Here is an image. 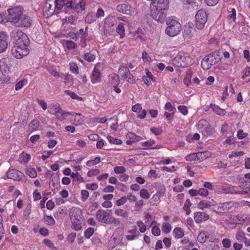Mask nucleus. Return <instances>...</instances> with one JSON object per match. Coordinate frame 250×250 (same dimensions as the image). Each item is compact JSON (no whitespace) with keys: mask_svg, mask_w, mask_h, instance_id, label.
Returning a JSON list of instances; mask_svg holds the SVG:
<instances>
[{"mask_svg":"<svg viewBox=\"0 0 250 250\" xmlns=\"http://www.w3.org/2000/svg\"><path fill=\"white\" fill-rule=\"evenodd\" d=\"M40 122L38 120H33L29 124L30 129L32 131H35L39 129Z\"/></svg>","mask_w":250,"mask_h":250,"instance_id":"nucleus-28","label":"nucleus"},{"mask_svg":"<svg viewBox=\"0 0 250 250\" xmlns=\"http://www.w3.org/2000/svg\"><path fill=\"white\" fill-rule=\"evenodd\" d=\"M88 37V35H82L81 36H79V38H80V41L79 42L80 45L82 48H85L87 46V37Z\"/></svg>","mask_w":250,"mask_h":250,"instance_id":"nucleus-34","label":"nucleus"},{"mask_svg":"<svg viewBox=\"0 0 250 250\" xmlns=\"http://www.w3.org/2000/svg\"><path fill=\"white\" fill-rule=\"evenodd\" d=\"M28 45L24 43L15 44L11 49V54L17 59L22 58L29 53Z\"/></svg>","mask_w":250,"mask_h":250,"instance_id":"nucleus-4","label":"nucleus"},{"mask_svg":"<svg viewBox=\"0 0 250 250\" xmlns=\"http://www.w3.org/2000/svg\"><path fill=\"white\" fill-rule=\"evenodd\" d=\"M189 59L188 56L179 54L173 59L172 62L177 67H185L189 64L188 62Z\"/></svg>","mask_w":250,"mask_h":250,"instance_id":"nucleus-11","label":"nucleus"},{"mask_svg":"<svg viewBox=\"0 0 250 250\" xmlns=\"http://www.w3.org/2000/svg\"><path fill=\"white\" fill-rule=\"evenodd\" d=\"M64 11L65 13L68 12V10H72L74 1L72 0H64Z\"/></svg>","mask_w":250,"mask_h":250,"instance_id":"nucleus-26","label":"nucleus"},{"mask_svg":"<svg viewBox=\"0 0 250 250\" xmlns=\"http://www.w3.org/2000/svg\"><path fill=\"white\" fill-rule=\"evenodd\" d=\"M7 177L15 181H20L23 178V174L18 170L12 169L7 171Z\"/></svg>","mask_w":250,"mask_h":250,"instance_id":"nucleus-15","label":"nucleus"},{"mask_svg":"<svg viewBox=\"0 0 250 250\" xmlns=\"http://www.w3.org/2000/svg\"><path fill=\"white\" fill-rule=\"evenodd\" d=\"M94 232V229L92 228H88L84 231V237L89 239Z\"/></svg>","mask_w":250,"mask_h":250,"instance_id":"nucleus-45","label":"nucleus"},{"mask_svg":"<svg viewBox=\"0 0 250 250\" xmlns=\"http://www.w3.org/2000/svg\"><path fill=\"white\" fill-rule=\"evenodd\" d=\"M26 173L31 178H35L37 176L36 170L33 168H27Z\"/></svg>","mask_w":250,"mask_h":250,"instance_id":"nucleus-42","label":"nucleus"},{"mask_svg":"<svg viewBox=\"0 0 250 250\" xmlns=\"http://www.w3.org/2000/svg\"><path fill=\"white\" fill-rule=\"evenodd\" d=\"M100 79L101 73L100 71L95 67L91 75V81L93 83H96L100 82Z\"/></svg>","mask_w":250,"mask_h":250,"instance_id":"nucleus-18","label":"nucleus"},{"mask_svg":"<svg viewBox=\"0 0 250 250\" xmlns=\"http://www.w3.org/2000/svg\"><path fill=\"white\" fill-rule=\"evenodd\" d=\"M195 26L199 30L204 29L208 19V14L204 9L198 10L195 15Z\"/></svg>","mask_w":250,"mask_h":250,"instance_id":"nucleus-7","label":"nucleus"},{"mask_svg":"<svg viewBox=\"0 0 250 250\" xmlns=\"http://www.w3.org/2000/svg\"><path fill=\"white\" fill-rule=\"evenodd\" d=\"M194 28L193 26L188 24L186 25L184 27L183 36L185 38L188 39L191 37L194 33Z\"/></svg>","mask_w":250,"mask_h":250,"instance_id":"nucleus-17","label":"nucleus"},{"mask_svg":"<svg viewBox=\"0 0 250 250\" xmlns=\"http://www.w3.org/2000/svg\"><path fill=\"white\" fill-rule=\"evenodd\" d=\"M77 18L74 15H72L65 18L66 21L71 24H74Z\"/></svg>","mask_w":250,"mask_h":250,"instance_id":"nucleus-53","label":"nucleus"},{"mask_svg":"<svg viewBox=\"0 0 250 250\" xmlns=\"http://www.w3.org/2000/svg\"><path fill=\"white\" fill-rule=\"evenodd\" d=\"M44 222L50 226H53L55 224V221L52 216L45 215L43 217Z\"/></svg>","mask_w":250,"mask_h":250,"instance_id":"nucleus-30","label":"nucleus"},{"mask_svg":"<svg viewBox=\"0 0 250 250\" xmlns=\"http://www.w3.org/2000/svg\"><path fill=\"white\" fill-rule=\"evenodd\" d=\"M70 114L69 112H64L62 109V112H61L60 114L57 115V118L60 120H63L65 117H67L68 115Z\"/></svg>","mask_w":250,"mask_h":250,"instance_id":"nucleus-51","label":"nucleus"},{"mask_svg":"<svg viewBox=\"0 0 250 250\" xmlns=\"http://www.w3.org/2000/svg\"><path fill=\"white\" fill-rule=\"evenodd\" d=\"M223 246L226 248H229L231 246V241L228 238H224L222 241Z\"/></svg>","mask_w":250,"mask_h":250,"instance_id":"nucleus-57","label":"nucleus"},{"mask_svg":"<svg viewBox=\"0 0 250 250\" xmlns=\"http://www.w3.org/2000/svg\"><path fill=\"white\" fill-rule=\"evenodd\" d=\"M204 2L209 6H213L216 5L219 0H204Z\"/></svg>","mask_w":250,"mask_h":250,"instance_id":"nucleus-62","label":"nucleus"},{"mask_svg":"<svg viewBox=\"0 0 250 250\" xmlns=\"http://www.w3.org/2000/svg\"><path fill=\"white\" fill-rule=\"evenodd\" d=\"M114 171L117 174H123L125 171V168L122 166H117L114 168Z\"/></svg>","mask_w":250,"mask_h":250,"instance_id":"nucleus-47","label":"nucleus"},{"mask_svg":"<svg viewBox=\"0 0 250 250\" xmlns=\"http://www.w3.org/2000/svg\"><path fill=\"white\" fill-rule=\"evenodd\" d=\"M116 32L120 36V38L123 39L125 36V28L123 23H120L116 27Z\"/></svg>","mask_w":250,"mask_h":250,"instance_id":"nucleus-25","label":"nucleus"},{"mask_svg":"<svg viewBox=\"0 0 250 250\" xmlns=\"http://www.w3.org/2000/svg\"><path fill=\"white\" fill-rule=\"evenodd\" d=\"M185 159L187 161H191V162L193 161V162H195L196 163H198V160H197L196 153L190 154L187 155L185 157Z\"/></svg>","mask_w":250,"mask_h":250,"instance_id":"nucleus-37","label":"nucleus"},{"mask_svg":"<svg viewBox=\"0 0 250 250\" xmlns=\"http://www.w3.org/2000/svg\"><path fill=\"white\" fill-rule=\"evenodd\" d=\"M162 231L165 233H168L171 229V225L168 223H164L162 227Z\"/></svg>","mask_w":250,"mask_h":250,"instance_id":"nucleus-44","label":"nucleus"},{"mask_svg":"<svg viewBox=\"0 0 250 250\" xmlns=\"http://www.w3.org/2000/svg\"><path fill=\"white\" fill-rule=\"evenodd\" d=\"M55 8L56 10H60L64 7V0H55L53 1Z\"/></svg>","mask_w":250,"mask_h":250,"instance_id":"nucleus-33","label":"nucleus"},{"mask_svg":"<svg viewBox=\"0 0 250 250\" xmlns=\"http://www.w3.org/2000/svg\"><path fill=\"white\" fill-rule=\"evenodd\" d=\"M173 235L176 239H179L184 236V232L180 228H176L173 231Z\"/></svg>","mask_w":250,"mask_h":250,"instance_id":"nucleus-27","label":"nucleus"},{"mask_svg":"<svg viewBox=\"0 0 250 250\" xmlns=\"http://www.w3.org/2000/svg\"><path fill=\"white\" fill-rule=\"evenodd\" d=\"M239 187L242 189V190H238V194H250V182H243L240 185Z\"/></svg>","mask_w":250,"mask_h":250,"instance_id":"nucleus-22","label":"nucleus"},{"mask_svg":"<svg viewBox=\"0 0 250 250\" xmlns=\"http://www.w3.org/2000/svg\"><path fill=\"white\" fill-rule=\"evenodd\" d=\"M32 23V20L31 18L23 13L19 19H18L14 26L18 27L27 28L30 27Z\"/></svg>","mask_w":250,"mask_h":250,"instance_id":"nucleus-10","label":"nucleus"},{"mask_svg":"<svg viewBox=\"0 0 250 250\" xmlns=\"http://www.w3.org/2000/svg\"><path fill=\"white\" fill-rule=\"evenodd\" d=\"M151 232L154 236H159L160 234L161 231L158 227L154 226L151 229Z\"/></svg>","mask_w":250,"mask_h":250,"instance_id":"nucleus-59","label":"nucleus"},{"mask_svg":"<svg viewBox=\"0 0 250 250\" xmlns=\"http://www.w3.org/2000/svg\"><path fill=\"white\" fill-rule=\"evenodd\" d=\"M95 58V55L90 53H86L83 55V59L88 62H93Z\"/></svg>","mask_w":250,"mask_h":250,"instance_id":"nucleus-36","label":"nucleus"},{"mask_svg":"<svg viewBox=\"0 0 250 250\" xmlns=\"http://www.w3.org/2000/svg\"><path fill=\"white\" fill-rule=\"evenodd\" d=\"M229 14L228 16V20L229 23H232L233 25L236 23V10L234 8H229Z\"/></svg>","mask_w":250,"mask_h":250,"instance_id":"nucleus-23","label":"nucleus"},{"mask_svg":"<svg viewBox=\"0 0 250 250\" xmlns=\"http://www.w3.org/2000/svg\"><path fill=\"white\" fill-rule=\"evenodd\" d=\"M130 6L126 4H121L117 6V10L121 13L126 15H129L131 13Z\"/></svg>","mask_w":250,"mask_h":250,"instance_id":"nucleus-20","label":"nucleus"},{"mask_svg":"<svg viewBox=\"0 0 250 250\" xmlns=\"http://www.w3.org/2000/svg\"><path fill=\"white\" fill-rule=\"evenodd\" d=\"M81 195L82 200L83 201H85L89 197V192L86 190L83 189L81 190Z\"/></svg>","mask_w":250,"mask_h":250,"instance_id":"nucleus-50","label":"nucleus"},{"mask_svg":"<svg viewBox=\"0 0 250 250\" xmlns=\"http://www.w3.org/2000/svg\"><path fill=\"white\" fill-rule=\"evenodd\" d=\"M94 14L89 13L85 17V21L87 23H91L96 20Z\"/></svg>","mask_w":250,"mask_h":250,"instance_id":"nucleus-35","label":"nucleus"},{"mask_svg":"<svg viewBox=\"0 0 250 250\" xmlns=\"http://www.w3.org/2000/svg\"><path fill=\"white\" fill-rule=\"evenodd\" d=\"M137 226L140 228V231L142 233H144L146 230V225L141 221H139L137 222Z\"/></svg>","mask_w":250,"mask_h":250,"instance_id":"nucleus-56","label":"nucleus"},{"mask_svg":"<svg viewBox=\"0 0 250 250\" xmlns=\"http://www.w3.org/2000/svg\"><path fill=\"white\" fill-rule=\"evenodd\" d=\"M215 202L211 199L210 201L204 200L203 201H200L198 205V208L203 210L205 208H209L211 206H213L215 205Z\"/></svg>","mask_w":250,"mask_h":250,"instance_id":"nucleus-16","label":"nucleus"},{"mask_svg":"<svg viewBox=\"0 0 250 250\" xmlns=\"http://www.w3.org/2000/svg\"><path fill=\"white\" fill-rule=\"evenodd\" d=\"M193 218L197 224H200L208 220L209 215L205 212L197 211L194 213Z\"/></svg>","mask_w":250,"mask_h":250,"instance_id":"nucleus-14","label":"nucleus"},{"mask_svg":"<svg viewBox=\"0 0 250 250\" xmlns=\"http://www.w3.org/2000/svg\"><path fill=\"white\" fill-rule=\"evenodd\" d=\"M220 189L223 193L226 194H238V188L236 187H222Z\"/></svg>","mask_w":250,"mask_h":250,"instance_id":"nucleus-19","label":"nucleus"},{"mask_svg":"<svg viewBox=\"0 0 250 250\" xmlns=\"http://www.w3.org/2000/svg\"><path fill=\"white\" fill-rule=\"evenodd\" d=\"M178 110L183 115H186L188 113V108L185 105H179L178 106Z\"/></svg>","mask_w":250,"mask_h":250,"instance_id":"nucleus-55","label":"nucleus"},{"mask_svg":"<svg viewBox=\"0 0 250 250\" xmlns=\"http://www.w3.org/2000/svg\"><path fill=\"white\" fill-rule=\"evenodd\" d=\"M70 70L71 72L75 74L79 73V69L75 63H70Z\"/></svg>","mask_w":250,"mask_h":250,"instance_id":"nucleus-49","label":"nucleus"},{"mask_svg":"<svg viewBox=\"0 0 250 250\" xmlns=\"http://www.w3.org/2000/svg\"><path fill=\"white\" fill-rule=\"evenodd\" d=\"M191 205V203L189 199H187L183 207V209L186 211L187 215H189L190 213V207Z\"/></svg>","mask_w":250,"mask_h":250,"instance_id":"nucleus-39","label":"nucleus"},{"mask_svg":"<svg viewBox=\"0 0 250 250\" xmlns=\"http://www.w3.org/2000/svg\"><path fill=\"white\" fill-rule=\"evenodd\" d=\"M204 135H211L214 132V129L210 125L208 124L204 130Z\"/></svg>","mask_w":250,"mask_h":250,"instance_id":"nucleus-43","label":"nucleus"},{"mask_svg":"<svg viewBox=\"0 0 250 250\" xmlns=\"http://www.w3.org/2000/svg\"><path fill=\"white\" fill-rule=\"evenodd\" d=\"M101 161L100 157H97L94 160H89L86 162V165L88 167H92L99 163Z\"/></svg>","mask_w":250,"mask_h":250,"instance_id":"nucleus-41","label":"nucleus"},{"mask_svg":"<svg viewBox=\"0 0 250 250\" xmlns=\"http://www.w3.org/2000/svg\"><path fill=\"white\" fill-rule=\"evenodd\" d=\"M119 75L122 80L126 81L131 83L135 82V79L133 75L130 73L128 67L124 64H121L119 68Z\"/></svg>","mask_w":250,"mask_h":250,"instance_id":"nucleus-8","label":"nucleus"},{"mask_svg":"<svg viewBox=\"0 0 250 250\" xmlns=\"http://www.w3.org/2000/svg\"><path fill=\"white\" fill-rule=\"evenodd\" d=\"M52 0H47L43 8V13L47 17L52 16L55 12L56 9Z\"/></svg>","mask_w":250,"mask_h":250,"instance_id":"nucleus-13","label":"nucleus"},{"mask_svg":"<svg viewBox=\"0 0 250 250\" xmlns=\"http://www.w3.org/2000/svg\"><path fill=\"white\" fill-rule=\"evenodd\" d=\"M140 196L144 199H147L149 198L150 195L148 191L146 189H142L140 192Z\"/></svg>","mask_w":250,"mask_h":250,"instance_id":"nucleus-46","label":"nucleus"},{"mask_svg":"<svg viewBox=\"0 0 250 250\" xmlns=\"http://www.w3.org/2000/svg\"><path fill=\"white\" fill-rule=\"evenodd\" d=\"M25 83H26V81L24 80H21L18 82L15 85V89L16 90L21 89L24 85Z\"/></svg>","mask_w":250,"mask_h":250,"instance_id":"nucleus-63","label":"nucleus"},{"mask_svg":"<svg viewBox=\"0 0 250 250\" xmlns=\"http://www.w3.org/2000/svg\"><path fill=\"white\" fill-rule=\"evenodd\" d=\"M221 60L219 51H215L206 56L202 60L201 66L204 70L209 69L211 66L215 64Z\"/></svg>","mask_w":250,"mask_h":250,"instance_id":"nucleus-3","label":"nucleus"},{"mask_svg":"<svg viewBox=\"0 0 250 250\" xmlns=\"http://www.w3.org/2000/svg\"><path fill=\"white\" fill-rule=\"evenodd\" d=\"M71 177L73 179V181H78L80 183H83L84 182L83 178L81 176V175L78 173H72L71 174Z\"/></svg>","mask_w":250,"mask_h":250,"instance_id":"nucleus-32","label":"nucleus"},{"mask_svg":"<svg viewBox=\"0 0 250 250\" xmlns=\"http://www.w3.org/2000/svg\"><path fill=\"white\" fill-rule=\"evenodd\" d=\"M199 195L202 196H207L208 195V191L207 189L201 188L198 189Z\"/></svg>","mask_w":250,"mask_h":250,"instance_id":"nucleus-61","label":"nucleus"},{"mask_svg":"<svg viewBox=\"0 0 250 250\" xmlns=\"http://www.w3.org/2000/svg\"><path fill=\"white\" fill-rule=\"evenodd\" d=\"M64 93L70 96L73 99H75L78 101H82L83 100L82 97L78 96L74 92L71 90H66L64 91Z\"/></svg>","mask_w":250,"mask_h":250,"instance_id":"nucleus-29","label":"nucleus"},{"mask_svg":"<svg viewBox=\"0 0 250 250\" xmlns=\"http://www.w3.org/2000/svg\"><path fill=\"white\" fill-rule=\"evenodd\" d=\"M107 139L110 143L113 144L121 145L122 144V141L120 139L114 138V137L110 135H108L107 136Z\"/></svg>","mask_w":250,"mask_h":250,"instance_id":"nucleus-38","label":"nucleus"},{"mask_svg":"<svg viewBox=\"0 0 250 250\" xmlns=\"http://www.w3.org/2000/svg\"><path fill=\"white\" fill-rule=\"evenodd\" d=\"M96 219L105 224H117V220L113 216L111 210L100 209L96 212Z\"/></svg>","mask_w":250,"mask_h":250,"instance_id":"nucleus-1","label":"nucleus"},{"mask_svg":"<svg viewBox=\"0 0 250 250\" xmlns=\"http://www.w3.org/2000/svg\"><path fill=\"white\" fill-rule=\"evenodd\" d=\"M165 109L169 112H175L176 108L173 106L170 102H167L165 106Z\"/></svg>","mask_w":250,"mask_h":250,"instance_id":"nucleus-48","label":"nucleus"},{"mask_svg":"<svg viewBox=\"0 0 250 250\" xmlns=\"http://www.w3.org/2000/svg\"><path fill=\"white\" fill-rule=\"evenodd\" d=\"M127 201V198L125 196H123L116 201V204L118 206H121L125 204Z\"/></svg>","mask_w":250,"mask_h":250,"instance_id":"nucleus-60","label":"nucleus"},{"mask_svg":"<svg viewBox=\"0 0 250 250\" xmlns=\"http://www.w3.org/2000/svg\"><path fill=\"white\" fill-rule=\"evenodd\" d=\"M10 38L16 42L15 44H29V40L25 33L19 29L12 30L10 32Z\"/></svg>","mask_w":250,"mask_h":250,"instance_id":"nucleus-6","label":"nucleus"},{"mask_svg":"<svg viewBox=\"0 0 250 250\" xmlns=\"http://www.w3.org/2000/svg\"><path fill=\"white\" fill-rule=\"evenodd\" d=\"M65 46L69 50L74 49L77 47V44L71 40L65 41Z\"/></svg>","mask_w":250,"mask_h":250,"instance_id":"nucleus-40","label":"nucleus"},{"mask_svg":"<svg viewBox=\"0 0 250 250\" xmlns=\"http://www.w3.org/2000/svg\"><path fill=\"white\" fill-rule=\"evenodd\" d=\"M236 203L232 202H227L220 203L217 208V210H214L216 213L221 214L225 211H230L236 207Z\"/></svg>","mask_w":250,"mask_h":250,"instance_id":"nucleus-9","label":"nucleus"},{"mask_svg":"<svg viewBox=\"0 0 250 250\" xmlns=\"http://www.w3.org/2000/svg\"><path fill=\"white\" fill-rule=\"evenodd\" d=\"M8 21L14 25L17 22V21L23 13V9L21 6H15L7 10Z\"/></svg>","mask_w":250,"mask_h":250,"instance_id":"nucleus-5","label":"nucleus"},{"mask_svg":"<svg viewBox=\"0 0 250 250\" xmlns=\"http://www.w3.org/2000/svg\"><path fill=\"white\" fill-rule=\"evenodd\" d=\"M100 173V170L98 169H93L89 171L87 173V176L88 177H92L95 175H97Z\"/></svg>","mask_w":250,"mask_h":250,"instance_id":"nucleus-64","label":"nucleus"},{"mask_svg":"<svg viewBox=\"0 0 250 250\" xmlns=\"http://www.w3.org/2000/svg\"><path fill=\"white\" fill-rule=\"evenodd\" d=\"M175 112H171L169 113L167 111L165 112L164 116L166 117L167 120L168 121V123H170L173 118V115Z\"/></svg>","mask_w":250,"mask_h":250,"instance_id":"nucleus-54","label":"nucleus"},{"mask_svg":"<svg viewBox=\"0 0 250 250\" xmlns=\"http://www.w3.org/2000/svg\"><path fill=\"white\" fill-rule=\"evenodd\" d=\"M209 106L212 109L213 111L218 115L224 116L226 114V112L225 110L220 108L218 105L211 104Z\"/></svg>","mask_w":250,"mask_h":250,"instance_id":"nucleus-24","label":"nucleus"},{"mask_svg":"<svg viewBox=\"0 0 250 250\" xmlns=\"http://www.w3.org/2000/svg\"><path fill=\"white\" fill-rule=\"evenodd\" d=\"M62 111V109L61 108V106L59 104H57L54 105V109L52 111L53 113L56 114L60 115L61 112Z\"/></svg>","mask_w":250,"mask_h":250,"instance_id":"nucleus-52","label":"nucleus"},{"mask_svg":"<svg viewBox=\"0 0 250 250\" xmlns=\"http://www.w3.org/2000/svg\"><path fill=\"white\" fill-rule=\"evenodd\" d=\"M198 241L201 243H204L206 241V236L204 233H200L198 235Z\"/></svg>","mask_w":250,"mask_h":250,"instance_id":"nucleus-58","label":"nucleus"},{"mask_svg":"<svg viewBox=\"0 0 250 250\" xmlns=\"http://www.w3.org/2000/svg\"><path fill=\"white\" fill-rule=\"evenodd\" d=\"M8 45V36L6 32H0V53L6 50Z\"/></svg>","mask_w":250,"mask_h":250,"instance_id":"nucleus-12","label":"nucleus"},{"mask_svg":"<svg viewBox=\"0 0 250 250\" xmlns=\"http://www.w3.org/2000/svg\"><path fill=\"white\" fill-rule=\"evenodd\" d=\"M167 25L166 29V33L170 37H174L179 34L181 30V25L175 17H169L166 20Z\"/></svg>","mask_w":250,"mask_h":250,"instance_id":"nucleus-2","label":"nucleus"},{"mask_svg":"<svg viewBox=\"0 0 250 250\" xmlns=\"http://www.w3.org/2000/svg\"><path fill=\"white\" fill-rule=\"evenodd\" d=\"M85 1L84 0H80L78 3L74 1V5L72 10H75L79 13L85 10Z\"/></svg>","mask_w":250,"mask_h":250,"instance_id":"nucleus-21","label":"nucleus"},{"mask_svg":"<svg viewBox=\"0 0 250 250\" xmlns=\"http://www.w3.org/2000/svg\"><path fill=\"white\" fill-rule=\"evenodd\" d=\"M115 213L116 215L121 216L125 218H127L129 215V213L127 211L121 208L115 209Z\"/></svg>","mask_w":250,"mask_h":250,"instance_id":"nucleus-31","label":"nucleus"}]
</instances>
